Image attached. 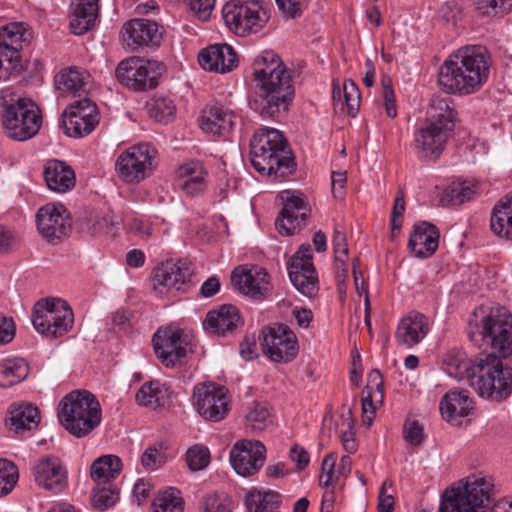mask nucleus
I'll return each instance as SVG.
<instances>
[{
    "mask_svg": "<svg viewBox=\"0 0 512 512\" xmlns=\"http://www.w3.org/2000/svg\"><path fill=\"white\" fill-rule=\"evenodd\" d=\"M73 323V311L65 300L51 298L36 302L32 324L42 335L50 338L61 337L72 328Z\"/></svg>",
    "mask_w": 512,
    "mask_h": 512,
    "instance_id": "9b49d317",
    "label": "nucleus"
},
{
    "mask_svg": "<svg viewBox=\"0 0 512 512\" xmlns=\"http://www.w3.org/2000/svg\"><path fill=\"white\" fill-rule=\"evenodd\" d=\"M246 425L253 431H263L272 422L269 407L266 403L253 402L246 415Z\"/></svg>",
    "mask_w": 512,
    "mask_h": 512,
    "instance_id": "8fccbe9b",
    "label": "nucleus"
},
{
    "mask_svg": "<svg viewBox=\"0 0 512 512\" xmlns=\"http://www.w3.org/2000/svg\"><path fill=\"white\" fill-rule=\"evenodd\" d=\"M293 286L303 295L313 297L319 290V281L313 264L311 246L302 244L287 264Z\"/></svg>",
    "mask_w": 512,
    "mask_h": 512,
    "instance_id": "f3484780",
    "label": "nucleus"
},
{
    "mask_svg": "<svg viewBox=\"0 0 512 512\" xmlns=\"http://www.w3.org/2000/svg\"><path fill=\"white\" fill-rule=\"evenodd\" d=\"M186 462L190 470L199 471L210 463V451L203 445H193L187 450Z\"/></svg>",
    "mask_w": 512,
    "mask_h": 512,
    "instance_id": "5fc2aeb1",
    "label": "nucleus"
},
{
    "mask_svg": "<svg viewBox=\"0 0 512 512\" xmlns=\"http://www.w3.org/2000/svg\"><path fill=\"white\" fill-rule=\"evenodd\" d=\"M36 483L53 493L62 492L68 483L67 470L56 457H44L34 466Z\"/></svg>",
    "mask_w": 512,
    "mask_h": 512,
    "instance_id": "a878e982",
    "label": "nucleus"
},
{
    "mask_svg": "<svg viewBox=\"0 0 512 512\" xmlns=\"http://www.w3.org/2000/svg\"><path fill=\"white\" fill-rule=\"evenodd\" d=\"M57 416L61 425L70 434L82 438L100 425L102 410L93 393L87 390H75L60 401Z\"/></svg>",
    "mask_w": 512,
    "mask_h": 512,
    "instance_id": "0eeeda50",
    "label": "nucleus"
},
{
    "mask_svg": "<svg viewBox=\"0 0 512 512\" xmlns=\"http://www.w3.org/2000/svg\"><path fill=\"white\" fill-rule=\"evenodd\" d=\"M28 372V364L23 358L5 360L0 364V387H11L21 382Z\"/></svg>",
    "mask_w": 512,
    "mask_h": 512,
    "instance_id": "c03bdc74",
    "label": "nucleus"
},
{
    "mask_svg": "<svg viewBox=\"0 0 512 512\" xmlns=\"http://www.w3.org/2000/svg\"><path fill=\"white\" fill-rule=\"evenodd\" d=\"M493 483L483 476H469L462 486L447 489L439 512H487L493 503Z\"/></svg>",
    "mask_w": 512,
    "mask_h": 512,
    "instance_id": "1a4fd4ad",
    "label": "nucleus"
},
{
    "mask_svg": "<svg viewBox=\"0 0 512 512\" xmlns=\"http://www.w3.org/2000/svg\"><path fill=\"white\" fill-rule=\"evenodd\" d=\"M283 208L276 218V228L281 235L290 236L300 230L308 216V208L300 195L284 191L281 194Z\"/></svg>",
    "mask_w": 512,
    "mask_h": 512,
    "instance_id": "5701e85b",
    "label": "nucleus"
},
{
    "mask_svg": "<svg viewBox=\"0 0 512 512\" xmlns=\"http://www.w3.org/2000/svg\"><path fill=\"white\" fill-rule=\"evenodd\" d=\"M336 464V455L334 453L327 454L322 461V475L319 479L320 486L329 487L336 481L334 478V467Z\"/></svg>",
    "mask_w": 512,
    "mask_h": 512,
    "instance_id": "680f3d73",
    "label": "nucleus"
},
{
    "mask_svg": "<svg viewBox=\"0 0 512 512\" xmlns=\"http://www.w3.org/2000/svg\"><path fill=\"white\" fill-rule=\"evenodd\" d=\"M194 405L206 420L218 422L228 412V400L221 388L215 385H199L194 389Z\"/></svg>",
    "mask_w": 512,
    "mask_h": 512,
    "instance_id": "b1692460",
    "label": "nucleus"
},
{
    "mask_svg": "<svg viewBox=\"0 0 512 512\" xmlns=\"http://www.w3.org/2000/svg\"><path fill=\"white\" fill-rule=\"evenodd\" d=\"M439 244L438 228L428 222L414 225L413 232L408 240V248L414 256L427 258L435 253Z\"/></svg>",
    "mask_w": 512,
    "mask_h": 512,
    "instance_id": "c756f323",
    "label": "nucleus"
},
{
    "mask_svg": "<svg viewBox=\"0 0 512 512\" xmlns=\"http://www.w3.org/2000/svg\"><path fill=\"white\" fill-rule=\"evenodd\" d=\"M252 69L253 81L257 83L271 78L278 71L287 70V67L276 53L264 51L254 59Z\"/></svg>",
    "mask_w": 512,
    "mask_h": 512,
    "instance_id": "79ce46f5",
    "label": "nucleus"
},
{
    "mask_svg": "<svg viewBox=\"0 0 512 512\" xmlns=\"http://www.w3.org/2000/svg\"><path fill=\"white\" fill-rule=\"evenodd\" d=\"M429 330L428 318L422 313L412 311L400 320L395 332V339L399 345L411 348L420 343Z\"/></svg>",
    "mask_w": 512,
    "mask_h": 512,
    "instance_id": "cd10ccee",
    "label": "nucleus"
},
{
    "mask_svg": "<svg viewBox=\"0 0 512 512\" xmlns=\"http://www.w3.org/2000/svg\"><path fill=\"white\" fill-rule=\"evenodd\" d=\"M405 211L404 194L400 191L397 193L391 213V232L394 237L395 232H399L403 223V213Z\"/></svg>",
    "mask_w": 512,
    "mask_h": 512,
    "instance_id": "052dcab7",
    "label": "nucleus"
},
{
    "mask_svg": "<svg viewBox=\"0 0 512 512\" xmlns=\"http://www.w3.org/2000/svg\"><path fill=\"white\" fill-rule=\"evenodd\" d=\"M62 117L64 133L74 138L87 136L100 121L96 104L86 97L71 103L63 112Z\"/></svg>",
    "mask_w": 512,
    "mask_h": 512,
    "instance_id": "dca6fc26",
    "label": "nucleus"
},
{
    "mask_svg": "<svg viewBox=\"0 0 512 512\" xmlns=\"http://www.w3.org/2000/svg\"><path fill=\"white\" fill-rule=\"evenodd\" d=\"M470 342L498 359L512 354V315L502 306L475 309L468 320Z\"/></svg>",
    "mask_w": 512,
    "mask_h": 512,
    "instance_id": "20e7f679",
    "label": "nucleus"
},
{
    "mask_svg": "<svg viewBox=\"0 0 512 512\" xmlns=\"http://www.w3.org/2000/svg\"><path fill=\"white\" fill-rule=\"evenodd\" d=\"M333 251L335 260H340V256H348V245L345 233L339 228L335 227L333 235Z\"/></svg>",
    "mask_w": 512,
    "mask_h": 512,
    "instance_id": "774afa93",
    "label": "nucleus"
},
{
    "mask_svg": "<svg viewBox=\"0 0 512 512\" xmlns=\"http://www.w3.org/2000/svg\"><path fill=\"white\" fill-rule=\"evenodd\" d=\"M279 10L288 17L296 18L300 16L304 9L302 0H275Z\"/></svg>",
    "mask_w": 512,
    "mask_h": 512,
    "instance_id": "69168bd1",
    "label": "nucleus"
},
{
    "mask_svg": "<svg viewBox=\"0 0 512 512\" xmlns=\"http://www.w3.org/2000/svg\"><path fill=\"white\" fill-rule=\"evenodd\" d=\"M259 340L263 354L273 362H291L299 351L295 333L284 324L263 328Z\"/></svg>",
    "mask_w": 512,
    "mask_h": 512,
    "instance_id": "4468645a",
    "label": "nucleus"
},
{
    "mask_svg": "<svg viewBox=\"0 0 512 512\" xmlns=\"http://www.w3.org/2000/svg\"><path fill=\"white\" fill-rule=\"evenodd\" d=\"M165 71V65L162 62L134 56L122 60L115 74L123 86L141 92L155 89Z\"/></svg>",
    "mask_w": 512,
    "mask_h": 512,
    "instance_id": "f8f14e48",
    "label": "nucleus"
},
{
    "mask_svg": "<svg viewBox=\"0 0 512 512\" xmlns=\"http://www.w3.org/2000/svg\"><path fill=\"white\" fill-rule=\"evenodd\" d=\"M191 11L202 21L208 20L215 6V0H186Z\"/></svg>",
    "mask_w": 512,
    "mask_h": 512,
    "instance_id": "0e129e2a",
    "label": "nucleus"
},
{
    "mask_svg": "<svg viewBox=\"0 0 512 512\" xmlns=\"http://www.w3.org/2000/svg\"><path fill=\"white\" fill-rule=\"evenodd\" d=\"M39 233L48 241L59 239L70 230L71 224L63 205L47 204L36 215Z\"/></svg>",
    "mask_w": 512,
    "mask_h": 512,
    "instance_id": "393cba45",
    "label": "nucleus"
},
{
    "mask_svg": "<svg viewBox=\"0 0 512 512\" xmlns=\"http://www.w3.org/2000/svg\"><path fill=\"white\" fill-rule=\"evenodd\" d=\"M265 453L266 448L262 442L240 440L230 450V463L238 475L250 477L263 467Z\"/></svg>",
    "mask_w": 512,
    "mask_h": 512,
    "instance_id": "6ab92c4d",
    "label": "nucleus"
},
{
    "mask_svg": "<svg viewBox=\"0 0 512 512\" xmlns=\"http://www.w3.org/2000/svg\"><path fill=\"white\" fill-rule=\"evenodd\" d=\"M489 60L487 49L481 45L462 47L441 65L439 85L452 94H472L487 81Z\"/></svg>",
    "mask_w": 512,
    "mask_h": 512,
    "instance_id": "7ed1b4c3",
    "label": "nucleus"
},
{
    "mask_svg": "<svg viewBox=\"0 0 512 512\" xmlns=\"http://www.w3.org/2000/svg\"><path fill=\"white\" fill-rule=\"evenodd\" d=\"M443 369L450 377L466 380L481 397L499 401L512 392V370L495 355H486L473 364L464 353L453 349L444 355Z\"/></svg>",
    "mask_w": 512,
    "mask_h": 512,
    "instance_id": "f257e3e1",
    "label": "nucleus"
},
{
    "mask_svg": "<svg viewBox=\"0 0 512 512\" xmlns=\"http://www.w3.org/2000/svg\"><path fill=\"white\" fill-rule=\"evenodd\" d=\"M192 270L186 261H166L153 271L152 286L159 294L186 293L191 286Z\"/></svg>",
    "mask_w": 512,
    "mask_h": 512,
    "instance_id": "a211bd4d",
    "label": "nucleus"
},
{
    "mask_svg": "<svg viewBox=\"0 0 512 512\" xmlns=\"http://www.w3.org/2000/svg\"><path fill=\"white\" fill-rule=\"evenodd\" d=\"M450 134L447 128L426 122L415 134V147L422 157H438Z\"/></svg>",
    "mask_w": 512,
    "mask_h": 512,
    "instance_id": "7c9ffc66",
    "label": "nucleus"
},
{
    "mask_svg": "<svg viewBox=\"0 0 512 512\" xmlns=\"http://www.w3.org/2000/svg\"><path fill=\"white\" fill-rule=\"evenodd\" d=\"M155 354L163 365L175 367L187 354L188 343L179 331L171 328H160L153 335Z\"/></svg>",
    "mask_w": 512,
    "mask_h": 512,
    "instance_id": "4be33fe9",
    "label": "nucleus"
},
{
    "mask_svg": "<svg viewBox=\"0 0 512 512\" xmlns=\"http://www.w3.org/2000/svg\"><path fill=\"white\" fill-rule=\"evenodd\" d=\"M279 503V493L271 490L250 491L245 497V504L249 512H275Z\"/></svg>",
    "mask_w": 512,
    "mask_h": 512,
    "instance_id": "a18cd8bd",
    "label": "nucleus"
},
{
    "mask_svg": "<svg viewBox=\"0 0 512 512\" xmlns=\"http://www.w3.org/2000/svg\"><path fill=\"white\" fill-rule=\"evenodd\" d=\"M40 422L37 407L29 403L18 404L11 408L6 424L16 434L35 429Z\"/></svg>",
    "mask_w": 512,
    "mask_h": 512,
    "instance_id": "4c0bfd02",
    "label": "nucleus"
},
{
    "mask_svg": "<svg viewBox=\"0 0 512 512\" xmlns=\"http://www.w3.org/2000/svg\"><path fill=\"white\" fill-rule=\"evenodd\" d=\"M0 118L6 136L16 141L33 138L42 125V114L35 102L8 90L0 91Z\"/></svg>",
    "mask_w": 512,
    "mask_h": 512,
    "instance_id": "423d86ee",
    "label": "nucleus"
},
{
    "mask_svg": "<svg viewBox=\"0 0 512 512\" xmlns=\"http://www.w3.org/2000/svg\"><path fill=\"white\" fill-rule=\"evenodd\" d=\"M198 62L204 70L225 73L237 66V54L228 44H214L201 50Z\"/></svg>",
    "mask_w": 512,
    "mask_h": 512,
    "instance_id": "c85d7f7f",
    "label": "nucleus"
},
{
    "mask_svg": "<svg viewBox=\"0 0 512 512\" xmlns=\"http://www.w3.org/2000/svg\"><path fill=\"white\" fill-rule=\"evenodd\" d=\"M231 283L240 293L255 300H263L272 289L267 271L259 267H236L231 274Z\"/></svg>",
    "mask_w": 512,
    "mask_h": 512,
    "instance_id": "aec40b11",
    "label": "nucleus"
},
{
    "mask_svg": "<svg viewBox=\"0 0 512 512\" xmlns=\"http://www.w3.org/2000/svg\"><path fill=\"white\" fill-rule=\"evenodd\" d=\"M443 369L450 377L466 380L481 397L499 401L512 392V370L495 355H486L473 364L464 353L453 349L444 355Z\"/></svg>",
    "mask_w": 512,
    "mask_h": 512,
    "instance_id": "f03ea898",
    "label": "nucleus"
},
{
    "mask_svg": "<svg viewBox=\"0 0 512 512\" xmlns=\"http://www.w3.org/2000/svg\"><path fill=\"white\" fill-rule=\"evenodd\" d=\"M236 122L233 111L220 105L211 106L203 111L200 127L214 136H226L231 132Z\"/></svg>",
    "mask_w": 512,
    "mask_h": 512,
    "instance_id": "2f4dec72",
    "label": "nucleus"
},
{
    "mask_svg": "<svg viewBox=\"0 0 512 512\" xmlns=\"http://www.w3.org/2000/svg\"><path fill=\"white\" fill-rule=\"evenodd\" d=\"M473 400L465 390L451 391L445 394L440 402L442 417L453 425L461 423V419L468 416L473 409Z\"/></svg>",
    "mask_w": 512,
    "mask_h": 512,
    "instance_id": "473e14b6",
    "label": "nucleus"
},
{
    "mask_svg": "<svg viewBox=\"0 0 512 512\" xmlns=\"http://www.w3.org/2000/svg\"><path fill=\"white\" fill-rule=\"evenodd\" d=\"M242 324L240 312L231 304H224L218 310L210 311L204 321L206 330L217 335H225Z\"/></svg>",
    "mask_w": 512,
    "mask_h": 512,
    "instance_id": "72a5a7b5",
    "label": "nucleus"
},
{
    "mask_svg": "<svg viewBox=\"0 0 512 512\" xmlns=\"http://www.w3.org/2000/svg\"><path fill=\"white\" fill-rule=\"evenodd\" d=\"M451 104L450 98H432L427 111L428 118L426 122L435 124L440 128H447V131L452 132L455 127L456 112Z\"/></svg>",
    "mask_w": 512,
    "mask_h": 512,
    "instance_id": "ea45409f",
    "label": "nucleus"
},
{
    "mask_svg": "<svg viewBox=\"0 0 512 512\" xmlns=\"http://www.w3.org/2000/svg\"><path fill=\"white\" fill-rule=\"evenodd\" d=\"M232 500L223 494H212L204 498L200 512H232Z\"/></svg>",
    "mask_w": 512,
    "mask_h": 512,
    "instance_id": "4d7b16f0",
    "label": "nucleus"
},
{
    "mask_svg": "<svg viewBox=\"0 0 512 512\" xmlns=\"http://www.w3.org/2000/svg\"><path fill=\"white\" fill-rule=\"evenodd\" d=\"M474 195L475 190L472 186L460 183L443 190L439 202L442 206L461 205L473 199Z\"/></svg>",
    "mask_w": 512,
    "mask_h": 512,
    "instance_id": "09e8293b",
    "label": "nucleus"
},
{
    "mask_svg": "<svg viewBox=\"0 0 512 512\" xmlns=\"http://www.w3.org/2000/svg\"><path fill=\"white\" fill-rule=\"evenodd\" d=\"M162 451L156 447L147 448L141 457V464L146 470H155L164 463Z\"/></svg>",
    "mask_w": 512,
    "mask_h": 512,
    "instance_id": "e2e57ef3",
    "label": "nucleus"
},
{
    "mask_svg": "<svg viewBox=\"0 0 512 512\" xmlns=\"http://www.w3.org/2000/svg\"><path fill=\"white\" fill-rule=\"evenodd\" d=\"M166 390L157 380L144 383L136 394V401L139 405L156 409L164 405Z\"/></svg>",
    "mask_w": 512,
    "mask_h": 512,
    "instance_id": "49530a36",
    "label": "nucleus"
},
{
    "mask_svg": "<svg viewBox=\"0 0 512 512\" xmlns=\"http://www.w3.org/2000/svg\"><path fill=\"white\" fill-rule=\"evenodd\" d=\"M122 469L121 459L115 455H104L97 458L91 465L90 475L94 482L101 486L111 483Z\"/></svg>",
    "mask_w": 512,
    "mask_h": 512,
    "instance_id": "a19ab883",
    "label": "nucleus"
},
{
    "mask_svg": "<svg viewBox=\"0 0 512 512\" xmlns=\"http://www.w3.org/2000/svg\"><path fill=\"white\" fill-rule=\"evenodd\" d=\"M178 494L172 487L160 492L152 502L153 512H183V501Z\"/></svg>",
    "mask_w": 512,
    "mask_h": 512,
    "instance_id": "3c124183",
    "label": "nucleus"
},
{
    "mask_svg": "<svg viewBox=\"0 0 512 512\" xmlns=\"http://www.w3.org/2000/svg\"><path fill=\"white\" fill-rule=\"evenodd\" d=\"M15 337V324L11 317L0 313V345L10 343Z\"/></svg>",
    "mask_w": 512,
    "mask_h": 512,
    "instance_id": "338daca9",
    "label": "nucleus"
},
{
    "mask_svg": "<svg viewBox=\"0 0 512 512\" xmlns=\"http://www.w3.org/2000/svg\"><path fill=\"white\" fill-rule=\"evenodd\" d=\"M44 178L52 191L64 193L75 186V173L65 162L50 160L44 169Z\"/></svg>",
    "mask_w": 512,
    "mask_h": 512,
    "instance_id": "c9c22d12",
    "label": "nucleus"
},
{
    "mask_svg": "<svg viewBox=\"0 0 512 512\" xmlns=\"http://www.w3.org/2000/svg\"><path fill=\"white\" fill-rule=\"evenodd\" d=\"M490 228L499 238L512 241V192L495 204L491 213Z\"/></svg>",
    "mask_w": 512,
    "mask_h": 512,
    "instance_id": "e433bc0d",
    "label": "nucleus"
},
{
    "mask_svg": "<svg viewBox=\"0 0 512 512\" xmlns=\"http://www.w3.org/2000/svg\"><path fill=\"white\" fill-rule=\"evenodd\" d=\"M360 91L356 83L352 80H345L343 84V102L344 110L348 115L354 117L360 107Z\"/></svg>",
    "mask_w": 512,
    "mask_h": 512,
    "instance_id": "6e6d98bb",
    "label": "nucleus"
},
{
    "mask_svg": "<svg viewBox=\"0 0 512 512\" xmlns=\"http://www.w3.org/2000/svg\"><path fill=\"white\" fill-rule=\"evenodd\" d=\"M89 74L77 68H67L60 71L55 77L57 90L72 96H81L89 89Z\"/></svg>",
    "mask_w": 512,
    "mask_h": 512,
    "instance_id": "58836bf2",
    "label": "nucleus"
},
{
    "mask_svg": "<svg viewBox=\"0 0 512 512\" xmlns=\"http://www.w3.org/2000/svg\"><path fill=\"white\" fill-rule=\"evenodd\" d=\"M118 498L119 492L112 483L102 484L101 486L96 484V487L93 489L91 502L95 509L105 511L112 507Z\"/></svg>",
    "mask_w": 512,
    "mask_h": 512,
    "instance_id": "603ef678",
    "label": "nucleus"
},
{
    "mask_svg": "<svg viewBox=\"0 0 512 512\" xmlns=\"http://www.w3.org/2000/svg\"><path fill=\"white\" fill-rule=\"evenodd\" d=\"M403 437L412 446H420L424 441L423 426L417 420L406 421L403 427Z\"/></svg>",
    "mask_w": 512,
    "mask_h": 512,
    "instance_id": "bf43d9fd",
    "label": "nucleus"
},
{
    "mask_svg": "<svg viewBox=\"0 0 512 512\" xmlns=\"http://www.w3.org/2000/svg\"><path fill=\"white\" fill-rule=\"evenodd\" d=\"M31 37L22 23H11L0 29V80L22 72L20 50Z\"/></svg>",
    "mask_w": 512,
    "mask_h": 512,
    "instance_id": "ddd939ff",
    "label": "nucleus"
},
{
    "mask_svg": "<svg viewBox=\"0 0 512 512\" xmlns=\"http://www.w3.org/2000/svg\"><path fill=\"white\" fill-rule=\"evenodd\" d=\"M384 398V386L382 375L378 370H372L367 377V385L362 396V411L374 414L376 403H381Z\"/></svg>",
    "mask_w": 512,
    "mask_h": 512,
    "instance_id": "37998d69",
    "label": "nucleus"
},
{
    "mask_svg": "<svg viewBox=\"0 0 512 512\" xmlns=\"http://www.w3.org/2000/svg\"><path fill=\"white\" fill-rule=\"evenodd\" d=\"M19 473L16 465L6 459H0V497L8 495L16 485Z\"/></svg>",
    "mask_w": 512,
    "mask_h": 512,
    "instance_id": "864d4df0",
    "label": "nucleus"
},
{
    "mask_svg": "<svg viewBox=\"0 0 512 512\" xmlns=\"http://www.w3.org/2000/svg\"><path fill=\"white\" fill-rule=\"evenodd\" d=\"M208 171L200 161L192 160L179 166L176 186L189 197L202 195L207 188Z\"/></svg>",
    "mask_w": 512,
    "mask_h": 512,
    "instance_id": "bb28decb",
    "label": "nucleus"
},
{
    "mask_svg": "<svg viewBox=\"0 0 512 512\" xmlns=\"http://www.w3.org/2000/svg\"><path fill=\"white\" fill-rule=\"evenodd\" d=\"M250 161L258 173L275 179L291 175L296 167L288 141L274 128H262L254 133L250 140Z\"/></svg>",
    "mask_w": 512,
    "mask_h": 512,
    "instance_id": "39448f33",
    "label": "nucleus"
},
{
    "mask_svg": "<svg viewBox=\"0 0 512 512\" xmlns=\"http://www.w3.org/2000/svg\"><path fill=\"white\" fill-rule=\"evenodd\" d=\"M146 107L149 116L160 123L170 122L176 111L173 100L162 95L152 98Z\"/></svg>",
    "mask_w": 512,
    "mask_h": 512,
    "instance_id": "de8ad7c7",
    "label": "nucleus"
},
{
    "mask_svg": "<svg viewBox=\"0 0 512 512\" xmlns=\"http://www.w3.org/2000/svg\"><path fill=\"white\" fill-rule=\"evenodd\" d=\"M477 9L483 15H502L512 8V0H476Z\"/></svg>",
    "mask_w": 512,
    "mask_h": 512,
    "instance_id": "13d9d810",
    "label": "nucleus"
},
{
    "mask_svg": "<svg viewBox=\"0 0 512 512\" xmlns=\"http://www.w3.org/2000/svg\"><path fill=\"white\" fill-rule=\"evenodd\" d=\"M254 108L263 120L277 121L287 114L295 89L290 71H278L271 78L255 83Z\"/></svg>",
    "mask_w": 512,
    "mask_h": 512,
    "instance_id": "6e6552de",
    "label": "nucleus"
},
{
    "mask_svg": "<svg viewBox=\"0 0 512 512\" xmlns=\"http://www.w3.org/2000/svg\"><path fill=\"white\" fill-rule=\"evenodd\" d=\"M155 156V149L148 143L132 146L118 156L116 170L125 182L139 183L151 175Z\"/></svg>",
    "mask_w": 512,
    "mask_h": 512,
    "instance_id": "2eb2a0df",
    "label": "nucleus"
},
{
    "mask_svg": "<svg viewBox=\"0 0 512 512\" xmlns=\"http://www.w3.org/2000/svg\"><path fill=\"white\" fill-rule=\"evenodd\" d=\"M222 15L227 27L241 37L258 33L270 18L262 0H230L223 6Z\"/></svg>",
    "mask_w": 512,
    "mask_h": 512,
    "instance_id": "9d476101",
    "label": "nucleus"
},
{
    "mask_svg": "<svg viewBox=\"0 0 512 512\" xmlns=\"http://www.w3.org/2000/svg\"><path fill=\"white\" fill-rule=\"evenodd\" d=\"M98 0H72L70 28L75 35H82L95 24Z\"/></svg>",
    "mask_w": 512,
    "mask_h": 512,
    "instance_id": "f704fd0d",
    "label": "nucleus"
},
{
    "mask_svg": "<svg viewBox=\"0 0 512 512\" xmlns=\"http://www.w3.org/2000/svg\"><path fill=\"white\" fill-rule=\"evenodd\" d=\"M123 41L132 51L160 46L163 31L157 22L148 19H132L122 28Z\"/></svg>",
    "mask_w": 512,
    "mask_h": 512,
    "instance_id": "412c9836",
    "label": "nucleus"
}]
</instances>
